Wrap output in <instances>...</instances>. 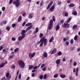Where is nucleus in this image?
Masks as SVG:
<instances>
[{"instance_id":"nucleus-1","label":"nucleus","mask_w":80,"mask_h":80,"mask_svg":"<svg viewBox=\"0 0 80 80\" xmlns=\"http://www.w3.org/2000/svg\"><path fill=\"white\" fill-rule=\"evenodd\" d=\"M41 43L40 44V46L41 47L43 46V45L44 46L47 45V39L45 38V37H42L41 39ZM44 43V44H43Z\"/></svg>"},{"instance_id":"nucleus-2","label":"nucleus","mask_w":80,"mask_h":80,"mask_svg":"<svg viewBox=\"0 0 80 80\" xmlns=\"http://www.w3.org/2000/svg\"><path fill=\"white\" fill-rule=\"evenodd\" d=\"M18 63L19 64V66L21 68H23L25 67V62L21 60L19 61H18Z\"/></svg>"},{"instance_id":"nucleus-3","label":"nucleus","mask_w":80,"mask_h":80,"mask_svg":"<svg viewBox=\"0 0 80 80\" xmlns=\"http://www.w3.org/2000/svg\"><path fill=\"white\" fill-rule=\"evenodd\" d=\"M13 5H15L16 7L18 8L20 5V0H16L13 2Z\"/></svg>"},{"instance_id":"nucleus-4","label":"nucleus","mask_w":80,"mask_h":80,"mask_svg":"<svg viewBox=\"0 0 80 80\" xmlns=\"http://www.w3.org/2000/svg\"><path fill=\"white\" fill-rule=\"evenodd\" d=\"M53 20L51 19L49 22V26L48 27V30H51L52 27H53Z\"/></svg>"},{"instance_id":"nucleus-5","label":"nucleus","mask_w":80,"mask_h":80,"mask_svg":"<svg viewBox=\"0 0 80 80\" xmlns=\"http://www.w3.org/2000/svg\"><path fill=\"white\" fill-rule=\"evenodd\" d=\"M63 27L64 28H68L70 27V25L68 23L64 22L63 25Z\"/></svg>"},{"instance_id":"nucleus-6","label":"nucleus","mask_w":80,"mask_h":80,"mask_svg":"<svg viewBox=\"0 0 80 80\" xmlns=\"http://www.w3.org/2000/svg\"><path fill=\"white\" fill-rule=\"evenodd\" d=\"M35 55V52H34L32 54V53H31L29 54V57L30 58V59H32Z\"/></svg>"},{"instance_id":"nucleus-7","label":"nucleus","mask_w":80,"mask_h":80,"mask_svg":"<svg viewBox=\"0 0 80 80\" xmlns=\"http://www.w3.org/2000/svg\"><path fill=\"white\" fill-rule=\"evenodd\" d=\"M52 4H53V1H51L46 8V9H47V10H48V9L50 8V7L52 6Z\"/></svg>"},{"instance_id":"nucleus-8","label":"nucleus","mask_w":80,"mask_h":80,"mask_svg":"<svg viewBox=\"0 0 80 80\" xmlns=\"http://www.w3.org/2000/svg\"><path fill=\"white\" fill-rule=\"evenodd\" d=\"M26 32V31L25 30H22V33H21V35H22V36L25 37V32Z\"/></svg>"},{"instance_id":"nucleus-9","label":"nucleus","mask_w":80,"mask_h":80,"mask_svg":"<svg viewBox=\"0 0 80 80\" xmlns=\"http://www.w3.org/2000/svg\"><path fill=\"white\" fill-rule=\"evenodd\" d=\"M25 37V36H24L22 35L21 36V37L19 36L18 38V41H20L22 40V39H23V38H24Z\"/></svg>"},{"instance_id":"nucleus-10","label":"nucleus","mask_w":80,"mask_h":80,"mask_svg":"<svg viewBox=\"0 0 80 80\" xmlns=\"http://www.w3.org/2000/svg\"><path fill=\"white\" fill-rule=\"evenodd\" d=\"M55 9V6H52L50 9V12H53Z\"/></svg>"},{"instance_id":"nucleus-11","label":"nucleus","mask_w":80,"mask_h":80,"mask_svg":"<svg viewBox=\"0 0 80 80\" xmlns=\"http://www.w3.org/2000/svg\"><path fill=\"white\" fill-rule=\"evenodd\" d=\"M33 27V25H31L30 26L28 27L27 28V29H26V32H27L28 31V30H29L31 29Z\"/></svg>"},{"instance_id":"nucleus-12","label":"nucleus","mask_w":80,"mask_h":80,"mask_svg":"<svg viewBox=\"0 0 80 80\" xmlns=\"http://www.w3.org/2000/svg\"><path fill=\"white\" fill-rule=\"evenodd\" d=\"M22 16L21 15L19 16L18 20V22H21V21H22Z\"/></svg>"},{"instance_id":"nucleus-13","label":"nucleus","mask_w":80,"mask_h":80,"mask_svg":"<svg viewBox=\"0 0 80 80\" xmlns=\"http://www.w3.org/2000/svg\"><path fill=\"white\" fill-rule=\"evenodd\" d=\"M43 57L45 58H47L48 57V54L46 52H45L43 54Z\"/></svg>"},{"instance_id":"nucleus-14","label":"nucleus","mask_w":80,"mask_h":80,"mask_svg":"<svg viewBox=\"0 0 80 80\" xmlns=\"http://www.w3.org/2000/svg\"><path fill=\"white\" fill-rule=\"evenodd\" d=\"M57 52V49L56 48H54L52 50V52L51 53V54H54V53H55Z\"/></svg>"},{"instance_id":"nucleus-15","label":"nucleus","mask_w":80,"mask_h":80,"mask_svg":"<svg viewBox=\"0 0 80 80\" xmlns=\"http://www.w3.org/2000/svg\"><path fill=\"white\" fill-rule=\"evenodd\" d=\"M5 66V62H2V63L0 64V68L3 67Z\"/></svg>"},{"instance_id":"nucleus-16","label":"nucleus","mask_w":80,"mask_h":80,"mask_svg":"<svg viewBox=\"0 0 80 80\" xmlns=\"http://www.w3.org/2000/svg\"><path fill=\"white\" fill-rule=\"evenodd\" d=\"M53 40H54V37H53V36H52L49 40V43H51V42H52V41Z\"/></svg>"},{"instance_id":"nucleus-17","label":"nucleus","mask_w":80,"mask_h":80,"mask_svg":"<svg viewBox=\"0 0 80 80\" xmlns=\"http://www.w3.org/2000/svg\"><path fill=\"white\" fill-rule=\"evenodd\" d=\"M59 29H60V26H59V25H58L56 27V31L58 30Z\"/></svg>"},{"instance_id":"nucleus-18","label":"nucleus","mask_w":80,"mask_h":80,"mask_svg":"<svg viewBox=\"0 0 80 80\" xmlns=\"http://www.w3.org/2000/svg\"><path fill=\"white\" fill-rule=\"evenodd\" d=\"M56 64H58L60 63V59H58L56 61Z\"/></svg>"},{"instance_id":"nucleus-19","label":"nucleus","mask_w":80,"mask_h":80,"mask_svg":"<svg viewBox=\"0 0 80 80\" xmlns=\"http://www.w3.org/2000/svg\"><path fill=\"white\" fill-rule=\"evenodd\" d=\"M33 68V66L32 65H29V67H28V69L29 70H31V69H32V68Z\"/></svg>"},{"instance_id":"nucleus-20","label":"nucleus","mask_w":80,"mask_h":80,"mask_svg":"<svg viewBox=\"0 0 80 80\" xmlns=\"http://www.w3.org/2000/svg\"><path fill=\"white\" fill-rule=\"evenodd\" d=\"M78 67L77 68H76V76H78Z\"/></svg>"},{"instance_id":"nucleus-21","label":"nucleus","mask_w":80,"mask_h":80,"mask_svg":"<svg viewBox=\"0 0 80 80\" xmlns=\"http://www.w3.org/2000/svg\"><path fill=\"white\" fill-rule=\"evenodd\" d=\"M60 76L62 78H65L66 77V75H65L61 74L60 75Z\"/></svg>"},{"instance_id":"nucleus-22","label":"nucleus","mask_w":80,"mask_h":80,"mask_svg":"<svg viewBox=\"0 0 80 80\" xmlns=\"http://www.w3.org/2000/svg\"><path fill=\"white\" fill-rule=\"evenodd\" d=\"M32 23H30V22H29L27 24H26L25 25V26L26 27H28V26H31V25H32Z\"/></svg>"},{"instance_id":"nucleus-23","label":"nucleus","mask_w":80,"mask_h":80,"mask_svg":"<svg viewBox=\"0 0 80 80\" xmlns=\"http://www.w3.org/2000/svg\"><path fill=\"white\" fill-rule=\"evenodd\" d=\"M28 18H30V19H32V18H33V16H32V13H31V14H29Z\"/></svg>"},{"instance_id":"nucleus-24","label":"nucleus","mask_w":80,"mask_h":80,"mask_svg":"<svg viewBox=\"0 0 80 80\" xmlns=\"http://www.w3.org/2000/svg\"><path fill=\"white\" fill-rule=\"evenodd\" d=\"M75 6V4L73 3H71L69 5V7L70 8L73 7Z\"/></svg>"},{"instance_id":"nucleus-25","label":"nucleus","mask_w":80,"mask_h":80,"mask_svg":"<svg viewBox=\"0 0 80 80\" xmlns=\"http://www.w3.org/2000/svg\"><path fill=\"white\" fill-rule=\"evenodd\" d=\"M78 26L76 25H74L73 26V29H75V28H77L78 27Z\"/></svg>"},{"instance_id":"nucleus-26","label":"nucleus","mask_w":80,"mask_h":80,"mask_svg":"<svg viewBox=\"0 0 80 80\" xmlns=\"http://www.w3.org/2000/svg\"><path fill=\"white\" fill-rule=\"evenodd\" d=\"M58 55L60 56L61 55H62V52L59 51L58 52Z\"/></svg>"},{"instance_id":"nucleus-27","label":"nucleus","mask_w":80,"mask_h":80,"mask_svg":"<svg viewBox=\"0 0 80 80\" xmlns=\"http://www.w3.org/2000/svg\"><path fill=\"white\" fill-rule=\"evenodd\" d=\"M71 20H72V18H71V17L69 18H68V20L67 21V23H68L70 22V21Z\"/></svg>"},{"instance_id":"nucleus-28","label":"nucleus","mask_w":80,"mask_h":80,"mask_svg":"<svg viewBox=\"0 0 80 80\" xmlns=\"http://www.w3.org/2000/svg\"><path fill=\"white\" fill-rule=\"evenodd\" d=\"M72 15H77V12L76 11H75L72 12Z\"/></svg>"},{"instance_id":"nucleus-29","label":"nucleus","mask_w":80,"mask_h":80,"mask_svg":"<svg viewBox=\"0 0 80 80\" xmlns=\"http://www.w3.org/2000/svg\"><path fill=\"white\" fill-rule=\"evenodd\" d=\"M77 38H78V36H77V35H76L74 38V39L75 40H77Z\"/></svg>"},{"instance_id":"nucleus-30","label":"nucleus","mask_w":80,"mask_h":80,"mask_svg":"<svg viewBox=\"0 0 80 80\" xmlns=\"http://www.w3.org/2000/svg\"><path fill=\"white\" fill-rule=\"evenodd\" d=\"M18 50H19V48H16L14 50V52H18Z\"/></svg>"},{"instance_id":"nucleus-31","label":"nucleus","mask_w":80,"mask_h":80,"mask_svg":"<svg viewBox=\"0 0 80 80\" xmlns=\"http://www.w3.org/2000/svg\"><path fill=\"white\" fill-rule=\"evenodd\" d=\"M43 36V34L42 33H40L39 34V37L40 38H42V37Z\"/></svg>"},{"instance_id":"nucleus-32","label":"nucleus","mask_w":80,"mask_h":80,"mask_svg":"<svg viewBox=\"0 0 80 80\" xmlns=\"http://www.w3.org/2000/svg\"><path fill=\"white\" fill-rule=\"evenodd\" d=\"M10 75V73H9V72H8L6 75V77H7V78H8V77H9V76Z\"/></svg>"},{"instance_id":"nucleus-33","label":"nucleus","mask_w":80,"mask_h":80,"mask_svg":"<svg viewBox=\"0 0 80 80\" xmlns=\"http://www.w3.org/2000/svg\"><path fill=\"white\" fill-rule=\"evenodd\" d=\"M43 75H41V76H40L39 77V78L41 80L43 79Z\"/></svg>"},{"instance_id":"nucleus-34","label":"nucleus","mask_w":80,"mask_h":80,"mask_svg":"<svg viewBox=\"0 0 80 80\" xmlns=\"http://www.w3.org/2000/svg\"><path fill=\"white\" fill-rule=\"evenodd\" d=\"M58 77V74H57L54 75V78H57Z\"/></svg>"},{"instance_id":"nucleus-35","label":"nucleus","mask_w":80,"mask_h":80,"mask_svg":"<svg viewBox=\"0 0 80 80\" xmlns=\"http://www.w3.org/2000/svg\"><path fill=\"white\" fill-rule=\"evenodd\" d=\"M10 28L9 27H6V30L7 31H10Z\"/></svg>"},{"instance_id":"nucleus-36","label":"nucleus","mask_w":80,"mask_h":80,"mask_svg":"<svg viewBox=\"0 0 80 80\" xmlns=\"http://www.w3.org/2000/svg\"><path fill=\"white\" fill-rule=\"evenodd\" d=\"M52 19L53 22H55V16H52Z\"/></svg>"},{"instance_id":"nucleus-37","label":"nucleus","mask_w":80,"mask_h":80,"mask_svg":"<svg viewBox=\"0 0 80 80\" xmlns=\"http://www.w3.org/2000/svg\"><path fill=\"white\" fill-rule=\"evenodd\" d=\"M16 26V24L13 23L12 24V27L13 28H14Z\"/></svg>"},{"instance_id":"nucleus-38","label":"nucleus","mask_w":80,"mask_h":80,"mask_svg":"<svg viewBox=\"0 0 80 80\" xmlns=\"http://www.w3.org/2000/svg\"><path fill=\"white\" fill-rule=\"evenodd\" d=\"M68 12H66L65 14V17H68Z\"/></svg>"},{"instance_id":"nucleus-39","label":"nucleus","mask_w":80,"mask_h":80,"mask_svg":"<svg viewBox=\"0 0 80 80\" xmlns=\"http://www.w3.org/2000/svg\"><path fill=\"white\" fill-rule=\"evenodd\" d=\"M1 80H7L6 78H5V76H4L2 78Z\"/></svg>"},{"instance_id":"nucleus-40","label":"nucleus","mask_w":80,"mask_h":80,"mask_svg":"<svg viewBox=\"0 0 80 80\" xmlns=\"http://www.w3.org/2000/svg\"><path fill=\"white\" fill-rule=\"evenodd\" d=\"M43 1H42L40 3V6L41 7H42V6L43 5Z\"/></svg>"},{"instance_id":"nucleus-41","label":"nucleus","mask_w":80,"mask_h":80,"mask_svg":"<svg viewBox=\"0 0 80 80\" xmlns=\"http://www.w3.org/2000/svg\"><path fill=\"white\" fill-rule=\"evenodd\" d=\"M70 43L71 44H73V39H72L70 41Z\"/></svg>"},{"instance_id":"nucleus-42","label":"nucleus","mask_w":80,"mask_h":80,"mask_svg":"<svg viewBox=\"0 0 80 80\" xmlns=\"http://www.w3.org/2000/svg\"><path fill=\"white\" fill-rule=\"evenodd\" d=\"M26 24V22H23V23L22 24V27H24L25 26V25Z\"/></svg>"},{"instance_id":"nucleus-43","label":"nucleus","mask_w":80,"mask_h":80,"mask_svg":"<svg viewBox=\"0 0 80 80\" xmlns=\"http://www.w3.org/2000/svg\"><path fill=\"white\" fill-rule=\"evenodd\" d=\"M41 40H40L39 41H38L37 42V45H39V44L40 43H41Z\"/></svg>"},{"instance_id":"nucleus-44","label":"nucleus","mask_w":80,"mask_h":80,"mask_svg":"<svg viewBox=\"0 0 80 80\" xmlns=\"http://www.w3.org/2000/svg\"><path fill=\"white\" fill-rule=\"evenodd\" d=\"M45 67V64H42L41 66V68H43V67Z\"/></svg>"},{"instance_id":"nucleus-45","label":"nucleus","mask_w":80,"mask_h":80,"mask_svg":"<svg viewBox=\"0 0 80 80\" xmlns=\"http://www.w3.org/2000/svg\"><path fill=\"white\" fill-rule=\"evenodd\" d=\"M12 41H15L16 39H15V38L13 37L12 38Z\"/></svg>"},{"instance_id":"nucleus-46","label":"nucleus","mask_w":80,"mask_h":80,"mask_svg":"<svg viewBox=\"0 0 80 80\" xmlns=\"http://www.w3.org/2000/svg\"><path fill=\"white\" fill-rule=\"evenodd\" d=\"M37 33L38 32V28H37L36 29V31H35Z\"/></svg>"},{"instance_id":"nucleus-47","label":"nucleus","mask_w":80,"mask_h":80,"mask_svg":"<svg viewBox=\"0 0 80 80\" xmlns=\"http://www.w3.org/2000/svg\"><path fill=\"white\" fill-rule=\"evenodd\" d=\"M42 71H43L44 72H45L46 70V67H45L43 68L42 69Z\"/></svg>"},{"instance_id":"nucleus-48","label":"nucleus","mask_w":80,"mask_h":80,"mask_svg":"<svg viewBox=\"0 0 80 80\" xmlns=\"http://www.w3.org/2000/svg\"><path fill=\"white\" fill-rule=\"evenodd\" d=\"M47 78V74H45L44 76L43 79H46Z\"/></svg>"},{"instance_id":"nucleus-49","label":"nucleus","mask_w":80,"mask_h":80,"mask_svg":"<svg viewBox=\"0 0 80 80\" xmlns=\"http://www.w3.org/2000/svg\"><path fill=\"white\" fill-rule=\"evenodd\" d=\"M5 7H2V10L3 11H5Z\"/></svg>"},{"instance_id":"nucleus-50","label":"nucleus","mask_w":80,"mask_h":80,"mask_svg":"<svg viewBox=\"0 0 80 80\" xmlns=\"http://www.w3.org/2000/svg\"><path fill=\"white\" fill-rule=\"evenodd\" d=\"M3 48V46H1L0 47V51H1Z\"/></svg>"},{"instance_id":"nucleus-51","label":"nucleus","mask_w":80,"mask_h":80,"mask_svg":"<svg viewBox=\"0 0 80 80\" xmlns=\"http://www.w3.org/2000/svg\"><path fill=\"white\" fill-rule=\"evenodd\" d=\"M26 12H24L22 14V16L23 17H25V16L26 15Z\"/></svg>"},{"instance_id":"nucleus-52","label":"nucleus","mask_w":80,"mask_h":80,"mask_svg":"<svg viewBox=\"0 0 80 80\" xmlns=\"http://www.w3.org/2000/svg\"><path fill=\"white\" fill-rule=\"evenodd\" d=\"M3 52H8V51H6V50L5 49H4L2 50Z\"/></svg>"},{"instance_id":"nucleus-53","label":"nucleus","mask_w":80,"mask_h":80,"mask_svg":"<svg viewBox=\"0 0 80 80\" xmlns=\"http://www.w3.org/2000/svg\"><path fill=\"white\" fill-rule=\"evenodd\" d=\"M70 33V30H68L67 31V32H66V34L68 35V34H69Z\"/></svg>"},{"instance_id":"nucleus-54","label":"nucleus","mask_w":80,"mask_h":80,"mask_svg":"<svg viewBox=\"0 0 80 80\" xmlns=\"http://www.w3.org/2000/svg\"><path fill=\"white\" fill-rule=\"evenodd\" d=\"M77 51L78 52H79L80 51V48H78L77 49Z\"/></svg>"},{"instance_id":"nucleus-55","label":"nucleus","mask_w":80,"mask_h":80,"mask_svg":"<svg viewBox=\"0 0 80 80\" xmlns=\"http://www.w3.org/2000/svg\"><path fill=\"white\" fill-rule=\"evenodd\" d=\"M12 2H13V0H10L9 2V3L12 4Z\"/></svg>"},{"instance_id":"nucleus-56","label":"nucleus","mask_w":80,"mask_h":80,"mask_svg":"<svg viewBox=\"0 0 80 80\" xmlns=\"http://www.w3.org/2000/svg\"><path fill=\"white\" fill-rule=\"evenodd\" d=\"M66 45H69V42L66 41Z\"/></svg>"},{"instance_id":"nucleus-57","label":"nucleus","mask_w":80,"mask_h":80,"mask_svg":"<svg viewBox=\"0 0 80 80\" xmlns=\"http://www.w3.org/2000/svg\"><path fill=\"white\" fill-rule=\"evenodd\" d=\"M11 68H13L14 69H15V65H13L11 67Z\"/></svg>"},{"instance_id":"nucleus-58","label":"nucleus","mask_w":80,"mask_h":80,"mask_svg":"<svg viewBox=\"0 0 80 80\" xmlns=\"http://www.w3.org/2000/svg\"><path fill=\"white\" fill-rule=\"evenodd\" d=\"M62 4V2H61L59 1L58 2V5H61Z\"/></svg>"},{"instance_id":"nucleus-59","label":"nucleus","mask_w":80,"mask_h":80,"mask_svg":"<svg viewBox=\"0 0 80 80\" xmlns=\"http://www.w3.org/2000/svg\"><path fill=\"white\" fill-rule=\"evenodd\" d=\"M31 75H32V77H34L35 76V73H33L32 74H31Z\"/></svg>"},{"instance_id":"nucleus-60","label":"nucleus","mask_w":80,"mask_h":80,"mask_svg":"<svg viewBox=\"0 0 80 80\" xmlns=\"http://www.w3.org/2000/svg\"><path fill=\"white\" fill-rule=\"evenodd\" d=\"M3 23L4 25H5L6 24H7V21H6V20H5L4 21V22H3Z\"/></svg>"},{"instance_id":"nucleus-61","label":"nucleus","mask_w":80,"mask_h":80,"mask_svg":"<svg viewBox=\"0 0 80 80\" xmlns=\"http://www.w3.org/2000/svg\"><path fill=\"white\" fill-rule=\"evenodd\" d=\"M73 78H72V76L70 77L69 79L70 80H73Z\"/></svg>"},{"instance_id":"nucleus-62","label":"nucleus","mask_w":80,"mask_h":80,"mask_svg":"<svg viewBox=\"0 0 80 80\" xmlns=\"http://www.w3.org/2000/svg\"><path fill=\"white\" fill-rule=\"evenodd\" d=\"M77 65V64L76 62H74L73 64V65L74 66H76V65Z\"/></svg>"},{"instance_id":"nucleus-63","label":"nucleus","mask_w":80,"mask_h":80,"mask_svg":"<svg viewBox=\"0 0 80 80\" xmlns=\"http://www.w3.org/2000/svg\"><path fill=\"white\" fill-rule=\"evenodd\" d=\"M37 66H35L33 68V69L35 70L37 68Z\"/></svg>"},{"instance_id":"nucleus-64","label":"nucleus","mask_w":80,"mask_h":80,"mask_svg":"<svg viewBox=\"0 0 80 80\" xmlns=\"http://www.w3.org/2000/svg\"><path fill=\"white\" fill-rule=\"evenodd\" d=\"M21 74H20L19 75V79H21Z\"/></svg>"}]
</instances>
